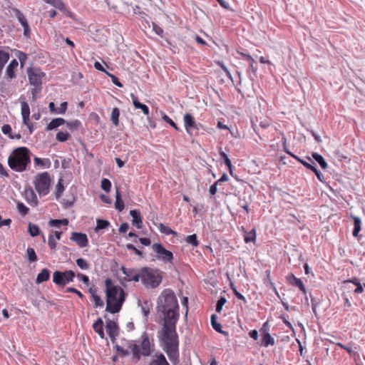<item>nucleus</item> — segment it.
<instances>
[{
	"label": "nucleus",
	"mask_w": 365,
	"mask_h": 365,
	"mask_svg": "<svg viewBox=\"0 0 365 365\" xmlns=\"http://www.w3.org/2000/svg\"><path fill=\"white\" fill-rule=\"evenodd\" d=\"M93 328L101 339H104L103 322L101 318H98L93 323Z\"/></svg>",
	"instance_id": "27"
},
{
	"label": "nucleus",
	"mask_w": 365,
	"mask_h": 365,
	"mask_svg": "<svg viewBox=\"0 0 365 365\" xmlns=\"http://www.w3.org/2000/svg\"><path fill=\"white\" fill-rule=\"evenodd\" d=\"M267 325V322H265L260 331L262 334V346L264 347H267L269 346H273L275 343L274 339L270 335V334L267 331V330L265 329Z\"/></svg>",
	"instance_id": "15"
},
{
	"label": "nucleus",
	"mask_w": 365,
	"mask_h": 365,
	"mask_svg": "<svg viewBox=\"0 0 365 365\" xmlns=\"http://www.w3.org/2000/svg\"><path fill=\"white\" fill-rule=\"evenodd\" d=\"M63 191H64V186L62 182V180L61 179L58 180V182L56 185V198H59L61 196Z\"/></svg>",
	"instance_id": "58"
},
{
	"label": "nucleus",
	"mask_w": 365,
	"mask_h": 365,
	"mask_svg": "<svg viewBox=\"0 0 365 365\" xmlns=\"http://www.w3.org/2000/svg\"><path fill=\"white\" fill-rule=\"evenodd\" d=\"M43 1L47 4L52 5L53 7H55L59 10L64 9V4L61 0H43Z\"/></svg>",
	"instance_id": "41"
},
{
	"label": "nucleus",
	"mask_w": 365,
	"mask_h": 365,
	"mask_svg": "<svg viewBox=\"0 0 365 365\" xmlns=\"http://www.w3.org/2000/svg\"><path fill=\"white\" fill-rule=\"evenodd\" d=\"M106 329L112 342H114L115 337L118 335L119 333L118 324L113 321L108 320L106 321Z\"/></svg>",
	"instance_id": "14"
},
{
	"label": "nucleus",
	"mask_w": 365,
	"mask_h": 365,
	"mask_svg": "<svg viewBox=\"0 0 365 365\" xmlns=\"http://www.w3.org/2000/svg\"><path fill=\"white\" fill-rule=\"evenodd\" d=\"M31 164V151L26 147L14 149L8 158L9 168L18 173L25 171Z\"/></svg>",
	"instance_id": "2"
},
{
	"label": "nucleus",
	"mask_w": 365,
	"mask_h": 365,
	"mask_svg": "<svg viewBox=\"0 0 365 365\" xmlns=\"http://www.w3.org/2000/svg\"><path fill=\"white\" fill-rule=\"evenodd\" d=\"M16 78L15 68L7 66L6 68L5 78L11 81Z\"/></svg>",
	"instance_id": "48"
},
{
	"label": "nucleus",
	"mask_w": 365,
	"mask_h": 365,
	"mask_svg": "<svg viewBox=\"0 0 365 365\" xmlns=\"http://www.w3.org/2000/svg\"><path fill=\"white\" fill-rule=\"evenodd\" d=\"M217 316L215 314H212L211 315V317H210V322H211V325L212 327V328L217 332L219 333H221V334H225L227 335V332L226 331H223L222 330V325L221 324L218 323L217 322Z\"/></svg>",
	"instance_id": "33"
},
{
	"label": "nucleus",
	"mask_w": 365,
	"mask_h": 365,
	"mask_svg": "<svg viewBox=\"0 0 365 365\" xmlns=\"http://www.w3.org/2000/svg\"><path fill=\"white\" fill-rule=\"evenodd\" d=\"M351 217L354 220V230L352 234L354 237H357L361 229V220L359 217L354 215H351Z\"/></svg>",
	"instance_id": "31"
},
{
	"label": "nucleus",
	"mask_w": 365,
	"mask_h": 365,
	"mask_svg": "<svg viewBox=\"0 0 365 365\" xmlns=\"http://www.w3.org/2000/svg\"><path fill=\"white\" fill-rule=\"evenodd\" d=\"M67 102H63L60 107L56 108V113L57 114H64L67 110Z\"/></svg>",
	"instance_id": "64"
},
{
	"label": "nucleus",
	"mask_w": 365,
	"mask_h": 365,
	"mask_svg": "<svg viewBox=\"0 0 365 365\" xmlns=\"http://www.w3.org/2000/svg\"><path fill=\"white\" fill-rule=\"evenodd\" d=\"M50 277V271L44 268L43 269L40 273L38 274L36 279V284H41L42 282H46L49 279Z\"/></svg>",
	"instance_id": "29"
},
{
	"label": "nucleus",
	"mask_w": 365,
	"mask_h": 365,
	"mask_svg": "<svg viewBox=\"0 0 365 365\" xmlns=\"http://www.w3.org/2000/svg\"><path fill=\"white\" fill-rule=\"evenodd\" d=\"M29 83L33 86L41 87L43 78L46 76L39 68L29 67L26 70Z\"/></svg>",
	"instance_id": "8"
},
{
	"label": "nucleus",
	"mask_w": 365,
	"mask_h": 365,
	"mask_svg": "<svg viewBox=\"0 0 365 365\" xmlns=\"http://www.w3.org/2000/svg\"><path fill=\"white\" fill-rule=\"evenodd\" d=\"M34 162L36 167L41 168H49L51 165V163L48 158L34 157Z\"/></svg>",
	"instance_id": "28"
},
{
	"label": "nucleus",
	"mask_w": 365,
	"mask_h": 365,
	"mask_svg": "<svg viewBox=\"0 0 365 365\" xmlns=\"http://www.w3.org/2000/svg\"><path fill=\"white\" fill-rule=\"evenodd\" d=\"M96 223L97 225L95 228V231L96 232L100 230L106 229L110 225V222L108 220L101 219H98Z\"/></svg>",
	"instance_id": "40"
},
{
	"label": "nucleus",
	"mask_w": 365,
	"mask_h": 365,
	"mask_svg": "<svg viewBox=\"0 0 365 365\" xmlns=\"http://www.w3.org/2000/svg\"><path fill=\"white\" fill-rule=\"evenodd\" d=\"M121 270L123 274H125L128 277V280L129 281L130 278L135 274L138 271L135 269L133 268H126L125 267H121Z\"/></svg>",
	"instance_id": "47"
},
{
	"label": "nucleus",
	"mask_w": 365,
	"mask_h": 365,
	"mask_svg": "<svg viewBox=\"0 0 365 365\" xmlns=\"http://www.w3.org/2000/svg\"><path fill=\"white\" fill-rule=\"evenodd\" d=\"M88 292L91 294V300L94 304V307H103L104 305L103 301L101 299V297L97 294L96 289L91 287L88 289Z\"/></svg>",
	"instance_id": "20"
},
{
	"label": "nucleus",
	"mask_w": 365,
	"mask_h": 365,
	"mask_svg": "<svg viewBox=\"0 0 365 365\" xmlns=\"http://www.w3.org/2000/svg\"><path fill=\"white\" fill-rule=\"evenodd\" d=\"M76 264L83 270H86L89 269V264L88 262L83 259V258H78L76 259Z\"/></svg>",
	"instance_id": "52"
},
{
	"label": "nucleus",
	"mask_w": 365,
	"mask_h": 365,
	"mask_svg": "<svg viewBox=\"0 0 365 365\" xmlns=\"http://www.w3.org/2000/svg\"><path fill=\"white\" fill-rule=\"evenodd\" d=\"M336 346L346 350L350 356H354L356 354V352L351 347L346 346L341 342L336 343Z\"/></svg>",
	"instance_id": "63"
},
{
	"label": "nucleus",
	"mask_w": 365,
	"mask_h": 365,
	"mask_svg": "<svg viewBox=\"0 0 365 365\" xmlns=\"http://www.w3.org/2000/svg\"><path fill=\"white\" fill-rule=\"evenodd\" d=\"M119 116H120V110L118 108H114L112 110L110 120L112 123L115 125H118L119 124Z\"/></svg>",
	"instance_id": "39"
},
{
	"label": "nucleus",
	"mask_w": 365,
	"mask_h": 365,
	"mask_svg": "<svg viewBox=\"0 0 365 365\" xmlns=\"http://www.w3.org/2000/svg\"><path fill=\"white\" fill-rule=\"evenodd\" d=\"M240 55L242 56V58L247 61L250 64V68L252 70V71L255 73L257 68L255 66V60L254 58L250 55L244 53H241Z\"/></svg>",
	"instance_id": "37"
},
{
	"label": "nucleus",
	"mask_w": 365,
	"mask_h": 365,
	"mask_svg": "<svg viewBox=\"0 0 365 365\" xmlns=\"http://www.w3.org/2000/svg\"><path fill=\"white\" fill-rule=\"evenodd\" d=\"M130 215L133 218V225H135L137 228L140 229L143 226L142 217L140 212L137 210H132L130 211Z\"/></svg>",
	"instance_id": "21"
},
{
	"label": "nucleus",
	"mask_w": 365,
	"mask_h": 365,
	"mask_svg": "<svg viewBox=\"0 0 365 365\" xmlns=\"http://www.w3.org/2000/svg\"><path fill=\"white\" fill-rule=\"evenodd\" d=\"M219 154H220V156L221 157V158L224 160L225 164L229 168L230 173H232V165L231 160L229 159L227 155L223 150H222V149L220 150Z\"/></svg>",
	"instance_id": "44"
},
{
	"label": "nucleus",
	"mask_w": 365,
	"mask_h": 365,
	"mask_svg": "<svg viewBox=\"0 0 365 365\" xmlns=\"http://www.w3.org/2000/svg\"><path fill=\"white\" fill-rule=\"evenodd\" d=\"M17 210L22 215H27L29 211V209L22 202L17 203Z\"/></svg>",
	"instance_id": "57"
},
{
	"label": "nucleus",
	"mask_w": 365,
	"mask_h": 365,
	"mask_svg": "<svg viewBox=\"0 0 365 365\" xmlns=\"http://www.w3.org/2000/svg\"><path fill=\"white\" fill-rule=\"evenodd\" d=\"M227 302V299L225 297H221L217 302V304H216V312H218V313H220L222 309V307L224 306V304L226 303Z\"/></svg>",
	"instance_id": "59"
},
{
	"label": "nucleus",
	"mask_w": 365,
	"mask_h": 365,
	"mask_svg": "<svg viewBox=\"0 0 365 365\" xmlns=\"http://www.w3.org/2000/svg\"><path fill=\"white\" fill-rule=\"evenodd\" d=\"M164 314L165 322L170 326L175 327L179 318L178 309H170L161 310Z\"/></svg>",
	"instance_id": "10"
},
{
	"label": "nucleus",
	"mask_w": 365,
	"mask_h": 365,
	"mask_svg": "<svg viewBox=\"0 0 365 365\" xmlns=\"http://www.w3.org/2000/svg\"><path fill=\"white\" fill-rule=\"evenodd\" d=\"M138 305L140 307L144 317L147 318L153 306L152 302L148 300H145L143 302L141 300H138Z\"/></svg>",
	"instance_id": "25"
},
{
	"label": "nucleus",
	"mask_w": 365,
	"mask_h": 365,
	"mask_svg": "<svg viewBox=\"0 0 365 365\" xmlns=\"http://www.w3.org/2000/svg\"><path fill=\"white\" fill-rule=\"evenodd\" d=\"M17 58L20 61L21 66L23 67L27 60V55L23 51H18L16 54Z\"/></svg>",
	"instance_id": "55"
},
{
	"label": "nucleus",
	"mask_w": 365,
	"mask_h": 365,
	"mask_svg": "<svg viewBox=\"0 0 365 365\" xmlns=\"http://www.w3.org/2000/svg\"><path fill=\"white\" fill-rule=\"evenodd\" d=\"M41 88H42V86H41V87L34 86V88H31V95H32V100L33 101H36V100L37 94L41 93Z\"/></svg>",
	"instance_id": "62"
},
{
	"label": "nucleus",
	"mask_w": 365,
	"mask_h": 365,
	"mask_svg": "<svg viewBox=\"0 0 365 365\" xmlns=\"http://www.w3.org/2000/svg\"><path fill=\"white\" fill-rule=\"evenodd\" d=\"M24 196L26 201L31 206H36L38 203V200L36 195L35 194L33 189L29 186L25 188L24 192Z\"/></svg>",
	"instance_id": "16"
},
{
	"label": "nucleus",
	"mask_w": 365,
	"mask_h": 365,
	"mask_svg": "<svg viewBox=\"0 0 365 365\" xmlns=\"http://www.w3.org/2000/svg\"><path fill=\"white\" fill-rule=\"evenodd\" d=\"M163 350L173 364H176L178 362V346L163 347Z\"/></svg>",
	"instance_id": "18"
},
{
	"label": "nucleus",
	"mask_w": 365,
	"mask_h": 365,
	"mask_svg": "<svg viewBox=\"0 0 365 365\" xmlns=\"http://www.w3.org/2000/svg\"><path fill=\"white\" fill-rule=\"evenodd\" d=\"M71 138V135L68 132L59 131L57 133L56 138L58 142L63 143Z\"/></svg>",
	"instance_id": "42"
},
{
	"label": "nucleus",
	"mask_w": 365,
	"mask_h": 365,
	"mask_svg": "<svg viewBox=\"0 0 365 365\" xmlns=\"http://www.w3.org/2000/svg\"><path fill=\"white\" fill-rule=\"evenodd\" d=\"M34 184L36 192L40 196H45L48 194L51 178L47 172L36 175L34 178Z\"/></svg>",
	"instance_id": "6"
},
{
	"label": "nucleus",
	"mask_w": 365,
	"mask_h": 365,
	"mask_svg": "<svg viewBox=\"0 0 365 365\" xmlns=\"http://www.w3.org/2000/svg\"><path fill=\"white\" fill-rule=\"evenodd\" d=\"M71 240L76 242L77 245L81 247H86L88 246V240L85 233L73 232L71 236Z\"/></svg>",
	"instance_id": "12"
},
{
	"label": "nucleus",
	"mask_w": 365,
	"mask_h": 365,
	"mask_svg": "<svg viewBox=\"0 0 365 365\" xmlns=\"http://www.w3.org/2000/svg\"><path fill=\"white\" fill-rule=\"evenodd\" d=\"M21 110L23 123L26 126L31 125L32 123L30 120V108L27 102H21Z\"/></svg>",
	"instance_id": "17"
},
{
	"label": "nucleus",
	"mask_w": 365,
	"mask_h": 365,
	"mask_svg": "<svg viewBox=\"0 0 365 365\" xmlns=\"http://www.w3.org/2000/svg\"><path fill=\"white\" fill-rule=\"evenodd\" d=\"M115 207L119 212H121L122 210H123V209L125 207L124 202L121 199V195H120V191L118 189L116 190V193H115Z\"/></svg>",
	"instance_id": "35"
},
{
	"label": "nucleus",
	"mask_w": 365,
	"mask_h": 365,
	"mask_svg": "<svg viewBox=\"0 0 365 365\" xmlns=\"http://www.w3.org/2000/svg\"><path fill=\"white\" fill-rule=\"evenodd\" d=\"M16 16L17 19L19 20V23L21 24V26H24V25L28 24L27 20L26 19L24 15L19 9L16 10Z\"/></svg>",
	"instance_id": "54"
},
{
	"label": "nucleus",
	"mask_w": 365,
	"mask_h": 365,
	"mask_svg": "<svg viewBox=\"0 0 365 365\" xmlns=\"http://www.w3.org/2000/svg\"><path fill=\"white\" fill-rule=\"evenodd\" d=\"M141 342L139 349L141 351V354L144 356H148L152 353V348L154 347V344H151L148 335L144 332L141 336Z\"/></svg>",
	"instance_id": "11"
},
{
	"label": "nucleus",
	"mask_w": 365,
	"mask_h": 365,
	"mask_svg": "<svg viewBox=\"0 0 365 365\" xmlns=\"http://www.w3.org/2000/svg\"><path fill=\"white\" fill-rule=\"evenodd\" d=\"M66 123V120L62 118H56L53 119L46 126V130L49 131L56 129L61 125Z\"/></svg>",
	"instance_id": "24"
},
{
	"label": "nucleus",
	"mask_w": 365,
	"mask_h": 365,
	"mask_svg": "<svg viewBox=\"0 0 365 365\" xmlns=\"http://www.w3.org/2000/svg\"><path fill=\"white\" fill-rule=\"evenodd\" d=\"M68 224V219H61V220H51L49 221V225L60 227L61 225H67Z\"/></svg>",
	"instance_id": "46"
},
{
	"label": "nucleus",
	"mask_w": 365,
	"mask_h": 365,
	"mask_svg": "<svg viewBox=\"0 0 365 365\" xmlns=\"http://www.w3.org/2000/svg\"><path fill=\"white\" fill-rule=\"evenodd\" d=\"M242 230L244 232V240L246 243L255 242L257 237L255 228H253L250 231L247 232L243 227H242Z\"/></svg>",
	"instance_id": "26"
},
{
	"label": "nucleus",
	"mask_w": 365,
	"mask_h": 365,
	"mask_svg": "<svg viewBox=\"0 0 365 365\" xmlns=\"http://www.w3.org/2000/svg\"><path fill=\"white\" fill-rule=\"evenodd\" d=\"M153 251L158 255L157 259L164 263L172 262L173 259V254L166 250L160 243H154L152 245Z\"/></svg>",
	"instance_id": "9"
},
{
	"label": "nucleus",
	"mask_w": 365,
	"mask_h": 365,
	"mask_svg": "<svg viewBox=\"0 0 365 365\" xmlns=\"http://www.w3.org/2000/svg\"><path fill=\"white\" fill-rule=\"evenodd\" d=\"M130 96L134 107L136 109H140L145 115H148L150 112L149 108L145 104L141 103L138 101V98L134 93H130Z\"/></svg>",
	"instance_id": "19"
},
{
	"label": "nucleus",
	"mask_w": 365,
	"mask_h": 365,
	"mask_svg": "<svg viewBox=\"0 0 365 365\" xmlns=\"http://www.w3.org/2000/svg\"><path fill=\"white\" fill-rule=\"evenodd\" d=\"M128 347L130 349L133 357L137 360H139L140 359V356H143L139 349V346L135 344L133 341H130L128 342Z\"/></svg>",
	"instance_id": "30"
},
{
	"label": "nucleus",
	"mask_w": 365,
	"mask_h": 365,
	"mask_svg": "<svg viewBox=\"0 0 365 365\" xmlns=\"http://www.w3.org/2000/svg\"><path fill=\"white\" fill-rule=\"evenodd\" d=\"M230 288H231V289L232 290V292H233V293H234L235 296L238 299L242 300L244 303H247V300H246L245 297H244L241 293H240V292L237 290V289H236L235 286L233 284V283H231V284H230Z\"/></svg>",
	"instance_id": "53"
},
{
	"label": "nucleus",
	"mask_w": 365,
	"mask_h": 365,
	"mask_svg": "<svg viewBox=\"0 0 365 365\" xmlns=\"http://www.w3.org/2000/svg\"><path fill=\"white\" fill-rule=\"evenodd\" d=\"M163 280V272L158 269L142 267V284L147 289L158 287Z\"/></svg>",
	"instance_id": "3"
},
{
	"label": "nucleus",
	"mask_w": 365,
	"mask_h": 365,
	"mask_svg": "<svg viewBox=\"0 0 365 365\" xmlns=\"http://www.w3.org/2000/svg\"><path fill=\"white\" fill-rule=\"evenodd\" d=\"M1 131L4 135H8L9 138L12 135V129L11 125L9 124H4L1 127Z\"/></svg>",
	"instance_id": "60"
},
{
	"label": "nucleus",
	"mask_w": 365,
	"mask_h": 365,
	"mask_svg": "<svg viewBox=\"0 0 365 365\" xmlns=\"http://www.w3.org/2000/svg\"><path fill=\"white\" fill-rule=\"evenodd\" d=\"M26 257L28 260L30 262H34L37 261V256L36 252L34 248L28 247L26 250Z\"/></svg>",
	"instance_id": "43"
},
{
	"label": "nucleus",
	"mask_w": 365,
	"mask_h": 365,
	"mask_svg": "<svg viewBox=\"0 0 365 365\" xmlns=\"http://www.w3.org/2000/svg\"><path fill=\"white\" fill-rule=\"evenodd\" d=\"M312 156L319 163L322 169L325 170L327 168L328 164L322 155L317 153H312Z\"/></svg>",
	"instance_id": "34"
},
{
	"label": "nucleus",
	"mask_w": 365,
	"mask_h": 365,
	"mask_svg": "<svg viewBox=\"0 0 365 365\" xmlns=\"http://www.w3.org/2000/svg\"><path fill=\"white\" fill-rule=\"evenodd\" d=\"M105 286L106 294V311L111 314H116L122 308L125 299V293L120 286L114 284L110 278L105 280Z\"/></svg>",
	"instance_id": "1"
},
{
	"label": "nucleus",
	"mask_w": 365,
	"mask_h": 365,
	"mask_svg": "<svg viewBox=\"0 0 365 365\" xmlns=\"http://www.w3.org/2000/svg\"><path fill=\"white\" fill-rule=\"evenodd\" d=\"M158 228L161 233H163L165 235H173L174 236L177 235L176 232L173 231L171 228L163 225V223H159L158 225Z\"/></svg>",
	"instance_id": "36"
},
{
	"label": "nucleus",
	"mask_w": 365,
	"mask_h": 365,
	"mask_svg": "<svg viewBox=\"0 0 365 365\" xmlns=\"http://www.w3.org/2000/svg\"><path fill=\"white\" fill-rule=\"evenodd\" d=\"M158 311L178 309V304L174 292L170 289L164 290L159 297Z\"/></svg>",
	"instance_id": "5"
},
{
	"label": "nucleus",
	"mask_w": 365,
	"mask_h": 365,
	"mask_svg": "<svg viewBox=\"0 0 365 365\" xmlns=\"http://www.w3.org/2000/svg\"><path fill=\"white\" fill-rule=\"evenodd\" d=\"M150 365H170L166 358L162 353L156 354V358L153 359Z\"/></svg>",
	"instance_id": "32"
},
{
	"label": "nucleus",
	"mask_w": 365,
	"mask_h": 365,
	"mask_svg": "<svg viewBox=\"0 0 365 365\" xmlns=\"http://www.w3.org/2000/svg\"><path fill=\"white\" fill-rule=\"evenodd\" d=\"M288 280L290 284L297 287L304 295L307 294L305 286L303 282L299 278H297L294 275L292 274L290 277H288Z\"/></svg>",
	"instance_id": "23"
},
{
	"label": "nucleus",
	"mask_w": 365,
	"mask_h": 365,
	"mask_svg": "<svg viewBox=\"0 0 365 365\" xmlns=\"http://www.w3.org/2000/svg\"><path fill=\"white\" fill-rule=\"evenodd\" d=\"M183 119L185 128L190 135H192L191 130L192 129L198 130L197 124L190 113H185L183 116Z\"/></svg>",
	"instance_id": "13"
},
{
	"label": "nucleus",
	"mask_w": 365,
	"mask_h": 365,
	"mask_svg": "<svg viewBox=\"0 0 365 365\" xmlns=\"http://www.w3.org/2000/svg\"><path fill=\"white\" fill-rule=\"evenodd\" d=\"M284 151L288 154L290 156H292L293 158H294L295 160H297L298 162H299L302 165H303L306 168L309 169V170H311L312 168H314V165H312L309 162H312V160L311 159V158L309 157H307V159L309 162L304 160H302L301 158H299L298 156L294 155L293 153H292L289 150L284 148Z\"/></svg>",
	"instance_id": "22"
},
{
	"label": "nucleus",
	"mask_w": 365,
	"mask_h": 365,
	"mask_svg": "<svg viewBox=\"0 0 365 365\" xmlns=\"http://www.w3.org/2000/svg\"><path fill=\"white\" fill-rule=\"evenodd\" d=\"M66 127L72 132L78 130L82 126L81 122L78 120L66 122Z\"/></svg>",
	"instance_id": "38"
},
{
	"label": "nucleus",
	"mask_w": 365,
	"mask_h": 365,
	"mask_svg": "<svg viewBox=\"0 0 365 365\" xmlns=\"http://www.w3.org/2000/svg\"><path fill=\"white\" fill-rule=\"evenodd\" d=\"M75 273L72 270L56 271L53 274V282L59 286H65L73 281Z\"/></svg>",
	"instance_id": "7"
},
{
	"label": "nucleus",
	"mask_w": 365,
	"mask_h": 365,
	"mask_svg": "<svg viewBox=\"0 0 365 365\" xmlns=\"http://www.w3.org/2000/svg\"><path fill=\"white\" fill-rule=\"evenodd\" d=\"M10 55L9 52L0 49V64H3L5 66V64L8 62L9 60Z\"/></svg>",
	"instance_id": "50"
},
{
	"label": "nucleus",
	"mask_w": 365,
	"mask_h": 365,
	"mask_svg": "<svg viewBox=\"0 0 365 365\" xmlns=\"http://www.w3.org/2000/svg\"><path fill=\"white\" fill-rule=\"evenodd\" d=\"M106 74L111 78L112 83L118 87H123V84L119 81L118 78L113 74L106 72Z\"/></svg>",
	"instance_id": "61"
},
{
	"label": "nucleus",
	"mask_w": 365,
	"mask_h": 365,
	"mask_svg": "<svg viewBox=\"0 0 365 365\" xmlns=\"http://www.w3.org/2000/svg\"><path fill=\"white\" fill-rule=\"evenodd\" d=\"M29 232L31 237L38 236L40 234V229L36 225L31 222L29 223Z\"/></svg>",
	"instance_id": "45"
},
{
	"label": "nucleus",
	"mask_w": 365,
	"mask_h": 365,
	"mask_svg": "<svg viewBox=\"0 0 365 365\" xmlns=\"http://www.w3.org/2000/svg\"><path fill=\"white\" fill-rule=\"evenodd\" d=\"M185 242L192 245L193 247H197L199 245V241L195 234L188 235L185 239Z\"/></svg>",
	"instance_id": "49"
},
{
	"label": "nucleus",
	"mask_w": 365,
	"mask_h": 365,
	"mask_svg": "<svg viewBox=\"0 0 365 365\" xmlns=\"http://www.w3.org/2000/svg\"><path fill=\"white\" fill-rule=\"evenodd\" d=\"M101 189L104 190L106 192H108L110 190L111 188V182L107 178H103L101 180Z\"/></svg>",
	"instance_id": "51"
},
{
	"label": "nucleus",
	"mask_w": 365,
	"mask_h": 365,
	"mask_svg": "<svg viewBox=\"0 0 365 365\" xmlns=\"http://www.w3.org/2000/svg\"><path fill=\"white\" fill-rule=\"evenodd\" d=\"M162 119L166 122L167 123L170 124L173 128H174L175 130H178L179 128L177 126L176 123L165 113H163L162 115Z\"/></svg>",
	"instance_id": "56"
},
{
	"label": "nucleus",
	"mask_w": 365,
	"mask_h": 365,
	"mask_svg": "<svg viewBox=\"0 0 365 365\" xmlns=\"http://www.w3.org/2000/svg\"><path fill=\"white\" fill-rule=\"evenodd\" d=\"M160 340L163 343V347H174L179 346L178 336L176 327L168 324H163L159 334Z\"/></svg>",
	"instance_id": "4"
}]
</instances>
